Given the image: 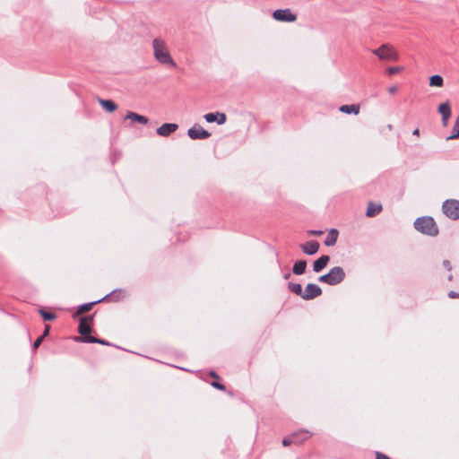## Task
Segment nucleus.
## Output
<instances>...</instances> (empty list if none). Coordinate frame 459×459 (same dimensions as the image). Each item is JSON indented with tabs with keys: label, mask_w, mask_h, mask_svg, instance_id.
I'll return each mask as SVG.
<instances>
[{
	"label": "nucleus",
	"mask_w": 459,
	"mask_h": 459,
	"mask_svg": "<svg viewBox=\"0 0 459 459\" xmlns=\"http://www.w3.org/2000/svg\"><path fill=\"white\" fill-rule=\"evenodd\" d=\"M152 48L154 58L162 65H169L176 67L177 65L173 60L169 47L164 39L156 38L152 40Z\"/></svg>",
	"instance_id": "1"
},
{
	"label": "nucleus",
	"mask_w": 459,
	"mask_h": 459,
	"mask_svg": "<svg viewBox=\"0 0 459 459\" xmlns=\"http://www.w3.org/2000/svg\"><path fill=\"white\" fill-rule=\"evenodd\" d=\"M92 325H93V316H82L80 318L78 332L82 336L75 337V341L82 342H90V343L107 344V342L105 341L89 335L91 333Z\"/></svg>",
	"instance_id": "2"
},
{
	"label": "nucleus",
	"mask_w": 459,
	"mask_h": 459,
	"mask_svg": "<svg viewBox=\"0 0 459 459\" xmlns=\"http://www.w3.org/2000/svg\"><path fill=\"white\" fill-rule=\"evenodd\" d=\"M415 229L422 234L435 237L438 234V228L432 217L425 216L418 218L414 221Z\"/></svg>",
	"instance_id": "3"
},
{
	"label": "nucleus",
	"mask_w": 459,
	"mask_h": 459,
	"mask_svg": "<svg viewBox=\"0 0 459 459\" xmlns=\"http://www.w3.org/2000/svg\"><path fill=\"white\" fill-rule=\"evenodd\" d=\"M372 53L382 61L394 62L399 59L397 50L390 44H383Z\"/></svg>",
	"instance_id": "4"
},
{
	"label": "nucleus",
	"mask_w": 459,
	"mask_h": 459,
	"mask_svg": "<svg viewBox=\"0 0 459 459\" xmlns=\"http://www.w3.org/2000/svg\"><path fill=\"white\" fill-rule=\"evenodd\" d=\"M344 277L345 273L343 269L340 266H335L332 268L328 273L321 275L318 278V281L321 282H325L329 285H336L342 282Z\"/></svg>",
	"instance_id": "5"
},
{
	"label": "nucleus",
	"mask_w": 459,
	"mask_h": 459,
	"mask_svg": "<svg viewBox=\"0 0 459 459\" xmlns=\"http://www.w3.org/2000/svg\"><path fill=\"white\" fill-rule=\"evenodd\" d=\"M312 433L307 429L299 430L290 436L283 438L282 445L288 446L291 444L299 445L312 437Z\"/></svg>",
	"instance_id": "6"
},
{
	"label": "nucleus",
	"mask_w": 459,
	"mask_h": 459,
	"mask_svg": "<svg viewBox=\"0 0 459 459\" xmlns=\"http://www.w3.org/2000/svg\"><path fill=\"white\" fill-rule=\"evenodd\" d=\"M443 212L451 220L459 219V201L448 199L442 205Z\"/></svg>",
	"instance_id": "7"
},
{
	"label": "nucleus",
	"mask_w": 459,
	"mask_h": 459,
	"mask_svg": "<svg viewBox=\"0 0 459 459\" xmlns=\"http://www.w3.org/2000/svg\"><path fill=\"white\" fill-rule=\"evenodd\" d=\"M274 20L279 22H294L297 20V15L292 13L290 9H278L273 13Z\"/></svg>",
	"instance_id": "8"
},
{
	"label": "nucleus",
	"mask_w": 459,
	"mask_h": 459,
	"mask_svg": "<svg viewBox=\"0 0 459 459\" xmlns=\"http://www.w3.org/2000/svg\"><path fill=\"white\" fill-rule=\"evenodd\" d=\"M187 134L193 140L207 139L211 136V133L204 129L199 125H195L193 127L189 128Z\"/></svg>",
	"instance_id": "9"
},
{
	"label": "nucleus",
	"mask_w": 459,
	"mask_h": 459,
	"mask_svg": "<svg viewBox=\"0 0 459 459\" xmlns=\"http://www.w3.org/2000/svg\"><path fill=\"white\" fill-rule=\"evenodd\" d=\"M322 294V290L319 286L314 283H308L303 294V299L309 300L313 299Z\"/></svg>",
	"instance_id": "10"
},
{
	"label": "nucleus",
	"mask_w": 459,
	"mask_h": 459,
	"mask_svg": "<svg viewBox=\"0 0 459 459\" xmlns=\"http://www.w3.org/2000/svg\"><path fill=\"white\" fill-rule=\"evenodd\" d=\"M204 118L208 123L217 122V124H219V125H223L227 120L226 115L224 113H221V112L207 113L204 116Z\"/></svg>",
	"instance_id": "11"
},
{
	"label": "nucleus",
	"mask_w": 459,
	"mask_h": 459,
	"mask_svg": "<svg viewBox=\"0 0 459 459\" xmlns=\"http://www.w3.org/2000/svg\"><path fill=\"white\" fill-rule=\"evenodd\" d=\"M178 128L177 124L165 123L157 129V134L160 136H169Z\"/></svg>",
	"instance_id": "12"
},
{
	"label": "nucleus",
	"mask_w": 459,
	"mask_h": 459,
	"mask_svg": "<svg viewBox=\"0 0 459 459\" xmlns=\"http://www.w3.org/2000/svg\"><path fill=\"white\" fill-rule=\"evenodd\" d=\"M438 112L441 114L443 123H444V125L446 126V125L447 120H448V119H449V117H451V108H450V104H449V102H448V101H446V102H445V103H441V104L438 106Z\"/></svg>",
	"instance_id": "13"
},
{
	"label": "nucleus",
	"mask_w": 459,
	"mask_h": 459,
	"mask_svg": "<svg viewBox=\"0 0 459 459\" xmlns=\"http://www.w3.org/2000/svg\"><path fill=\"white\" fill-rule=\"evenodd\" d=\"M302 251L307 255H314L319 249V244L316 241H308L300 246Z\"/></svg>",
	"instance_id": "14"
},
{
	"label": "nucleus",
	"mask_w": 459,
	"mask_h": 459,
	"mask_svg": "<svg viewBox=\"0 0 459 459\" xmlns=\"http://www.w3.org/2000/svg\"><path fill=\"white\" fill-rule=\"evenodd\" d=\"M125 119L126 120L129 119L132 122H137L142 125H146L149 121L146 117L139 115V114L132 112V111L127 112Z\"/></svg>",
	"instance_id": "15"
},
{
	"label": "nucleus",
	"mask_w": 459,
	"mask_h": 459,
	"mask_svg": "<svg viewBox=\"0 0 459 459\" xmlns=\"http://www.w3.org/2000/svg\"><path fill=\"white\" fill-rule=\"evenodd\" d=\"M330 261V257L328 255H322L317 260L314 262L313 269L315 272L318 273L322 271L325 267H326L327 264Z\"/></svg>",
	"instance_id": "16"
},
{
	"label": "nucleus",
	"mask_w": 459,
	"mask_h": 459,
	"mask_svg": "<svg viewBox=\"0 0 459 459\" xmlns=\"http://www.w3.org/2000/svg\"><path fill=\"white\" fill-rule=\"evenodd\" d=\"M339 110L344 114L359 115L360 111V106L359 104L342 105L339 108Z\"/></svg>",
	"instance_id": "17"
},
{
	"label": "nucleus",
	"mask_w": 459,
	"mask_h": 459,
	"mask_svg": "<svg viewBox=\"0 0 459 459\" xmlns=\"http://www.w3.org/2000/svg\"><path fill=\"white\" fill-rule=\"evenodd\" d=\"M381 211H382L381 204L370 202V203H368L366 215L368 217H374L377 214H378Z\"/></svg>",
	"instance_id": "18"
},
{
	"label": "nucleus",
	"mask_w": 459,
	"mask_h": 459,
	"mask_svg": "<svg viewBox=\"0 0 459 459\" xmlns=\"http://www.w3.org/2000/svg\"><path fill=\"white\" fill-rule=\"evenodd\" d=\"M339 232L335 229H332L325 240V245L327 247L334 246L337 238H338Z\"/></svg>",
	"instance_id": "19"
},
{
	"label": "nucleus",
	"mask_w": 459,
	"mask_h": 459,
	"mask_svg": "<svg viewBox=\"0 0 459 459\" xmlns=\"http://www.w3.org/2000/svg\"><path fill=\"white\" fill-rule=\"evenodd\" d=\"M99 103L108 112H114V111H116L117 109V105L113 100H100Z\"/></svg>",
	"instance_id": "20"
},
{
	"label": "nucleus",
	"mask_w": 459,
	"mask_h": 459,
	"mask_svg": "<svg viewBox=\"0 0 459 459\" xmlns=\"http://www.w3.org/2000/svg\"><path fill=\"white\" fill-rule=\"evenodd\" d=\"M306 268H307V262L304 260H299L294 264L292 272L296 275H300L305 273Z\"/></svg>",
	"instance_id": "21"
},
{
	"label": "nucleus",
	"mask_w": 459,
	"mask_h": 459,
	"mask_svg": "<svg viewBox=\"0 0 459 459\" xmlns=\"http://www.w3.org/2000/svg\"><path fill=\"white\" fill-rule=\"evenodd\" d=\"M97 302H91V303H86V304H83L82 306H80L77 309V311L74 314L73 317L75 318L77 317L78 316L80 315H82L86 312H89L90 310H91L92 307L96 304Z\"/></svg>",
	"instance_id": "22"
},
{
	"label": "nucleus",
	"mask_w": 459,
	"mask_h": 459,
	"mask_svg": "<svg viewBox=\"0 0 459 459\" xmlns=\"http://www.w3.org/2000/svg\"><path fill=\"white\" fill-rule=\"evenodd\" d=\"M429 85L431 87H442L444 85V80L443 78L438 75V74H436V75H432L430 78H429Z\"/></svg>",
	"instance_id": "23"
},
{
	"label": "nucleus",
	"mask_w": 459,
	"mask_h": 459,
	"mask_svg": "<svg viewBox=\"0 0 459 459\" xmlns=\"http://www.w3.org/2000/svg\"><path fill=\"white\" fill-rule=\"evenodd\" d=\"M289 289L291 292L300 296L303 299L304 290L299 283H290Z\"/></svg>",
	"instance_id": "24"
},
{
	"label": "nucleus",
	"mask_w": 459,
	"mask_h": 459,
	"mask_svg": "<svg viewBox=\"0 0 459 459\" xmlns=\"http://www.w3.org/2000/svg\"><path fill=\"white\" fill-rule=\"evenodd\" d=\"M459 139V117L456 118L454 127L453 134L449 135L446 140Z\"/></svg>",
	"instance_id": "25"
},
{
	"label": "nucleus",
	"mask_w": 459,
	"mask_h": 459,
	"mask_svg": "<svg viewBox=\"0 0 459 459\" xmlns=\"http://www.w3.org/2000/svg\"><path fill=\"white\" fill-rule=\"evenodd\" d=\"M39 313L42 316V318L46 321H52V320L56 319V314L48 312L44 309H39Z\"/></svg>",
	"instance_id": "26"
},
{
	"label": "nucleus",
	"mask_w": 459,
	"mask_h": 459,
	"mask_svg": "<svg viewBox=\"0 0 459 459\" xmlns=\"http://www.w3.org/2000/svg\"><path fill=\"white\" fill-rule=\"evenodd\" d=\"M402 70H403V67L394 66V67H389L387 72L389 74H394L400 73Z\"/></svg>",
	"instance_id": "27"
},
{
	"label": "nucleus",
	"mask_w": 459,
	"mask_h": 459,
	"mask_svg": "<svg viewBox=\"0 0 459 459\" xmlns=\"http://www.w3.org/2000/svg\"><path fill=\"white\" fill-rule=\"evenodd\" d=\"M212 385L219 390L225 391L226 387L225 385L220 384L219 382H212Z\"/></svg>",
	"instance_id": "28"
},
{
	"label": "nucleus",
	"mask_w": 459,
	"mask_h": 459,
	"mask_svg": "<svg viewBox=\"0 0 459 459\" xmlns=\"http://www.w3.org/2000/svg\"><path fill=\"white\" fill-rule=\"evenodd\" d=\"M43 341V337L39 336L33 343V348L38 349Z\"/></svg>",
	"instance_id": "29"
},
{
	"label": "nucleus",
	"mask_w": 459,
	"mask_h": 459,
	"mask_svg": "<svg viewBox=\"0 0 459 459\" xmlns=\"http://www.w3.org/2000/svg\"><path fill=\"white\" fill-rule=\"evenodd\" d=\"M376 459H389V457L380 452L376 453Z\"/></svg>",
	"instance_id": "30"
},
{
	"label": "nucleus",
	"mask_w": 459,
	"mask_h": 459,
	"mask_svg": "<svg viewBox=\"0 0 459 459\" xmlns=\"http://www.w3.org/2000/svg\"><path fill=\"white\" fill-rule=\"evenodd\" d=\"M396 91H397V87H396V86H394H394H390V87L388 88V92H389L390 94H395V93H396Z\"/></svg>",
	"instance_id": "31"
},
{
	"label": "nucleus",
	"mask_w": 459,
	"mask_h": 459,
	"mask_svg": "<svg viewBox=\"0 0 459 459\" xmlns=\"http://www.w3.org/2000/svg\"><path fill=\"white\" fill-rule=\"evenodd\" d=\"M49 330H50V326H49V325H46L45 330H44V333H43V334L41 335V337H43V339H44V338L48 334Z\"/></svg>",
	"instance_id": "32"
},
{
	"label": "nucleus",
	"mask_w": 459,
	"mask_h": 459,
	"mask_svg": "<svg viewBox=\"0 0 459 459\" xmlns=\"http://www.w3.org/2000/svg\"><path fill=\"white\" fill-rule=\"evenodd\" d=\"M310 234L313 236H320L323 234V231L322 230H311Z\"/></svg>",
	"instance_id": "33"
},
{
	"label": "nucleus",
	"mask_w": 459,
	"mask_h": 459,
	"mask_svg": "<svg viewBox=\"0 0 459 459\" xmlns=\"http://www.w3.org/2000/svg\"><path fill=\"white\" fill-rule=\"evenodd\" d=\"M449 297L452 298V299H455V298H458L459 295L456 294L455 291H450L449 292Z\"/></svg>",
	"instance_id": "34"
},
{
	"label": "nucleus",
	"mask_w": 459,
	"mask_h": 459,
	"mask_svg": "<svg viewBox=\"0 0 459 459\" xmlns=\"http://www.w3.org/2000/svg\"><path fill=\"white\" fill-rule=\"evenodd\" d=\"M412 134L413 135H416V136H420V130L418 128H416L413 132H412Z\"/></svg>",
	"instance_id": "35"
},
{
	"label": "nucleus",
	"mask_w": 459,
	"mask_h": 459,
	"mask_svg": "<svg viewBox=\"0 0 459 459\" xmlns=\"http://www.w3.org/2000/svg\"><path fill=\"white\" fill-rule=\"evenodd\" d=\"M210 376L213 378H219L218 375L215 372H211Z\"/></svg>",
	"instance_id": "36"
},
{
	"label": "nucleus",
	"mask_w": 459,
	"mask_h": 459,
	"mask_svg": "<svg viewBox=\"0 0 459 459\" xmlns=\"http://www.w3.org/2000/svg\"><path fill=\"white\" fill-rule=\"evenodd\" d=\"M444 264L446 267H447L448 269H450V263L448 261H445L444 262Z\"/></svg>",
	"instance_id": "37"
},
{
	"label": "nucleus",
	"mask_w": 459,
	"mask_h": 459,
	"mask_svg": "<svg viewBox=\"0 0 459 459\" xmlns=\"http://www.w3.org/2000/svg\"><path fill=\"white\" fill-rule=\"evenodd\" d=\"M302 438V436H298V439L300 440Z\"/></svg>",
	"instance_id": "38"
}]
</instances>
